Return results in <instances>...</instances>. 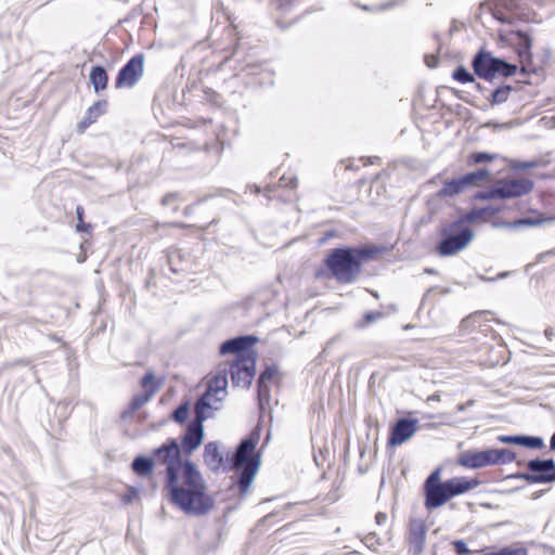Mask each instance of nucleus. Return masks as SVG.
Returning <instances> with one entry per match:
<instances>
[{
    "instance_id": "obj_54",
    "label": "nucleus",
    "mask_w": 555,
    "mask_h": 555,
    "mask_svg": "<svg viewBox=\"0 0 555 555\" xmlns=\"http://www.w3.org/2000/svg\"><path fill=\"white\" fill-rule=\"evenodd\" d=\"M533 222L530 220V219H520L518 221H516L514 224L517 225V224H532Z\"/></svg>"
},
{
    "instance_id": "obj_2",
    "label": "nucleus",
    "mask_w": 555,
    "mask_h": 555,
    "mask_svg": "<svg viewBox=\"0 0 555 555\" xmlns=\"http://www.w3.org/2000/svg\"><path fill=\"white\" fill-rule=\"evenodd\" d=\"M374 253L375 249L370 246L335 248L327 256L325 263L338 282L352 283L361 272L362 262Z\"/></svg>"
},
{
    "instance_id": "obj_6",
    "label": "nucleus",
    "mask_w": 555,
    "mask_h": 555,
    "mask_svg": "<svg viewBox=\"0 0 555 555\" xmlns=\"http://www.w3.org/2000/svg\"><path fill=\"white\" fill-rule=\"evenodd\" d=\"M228 374V364L224 363L219 366L218 372L209 380L206 391L196 401V403H202L204 400L206 403L203 408L204 411L211 413V411L219 409V405H214V403H221L227 395Z\"/></svg>"
},
{
    "instance_id": "obj_46",
    "label": "nucleus",
    "mask_w": 555,
    "mask_h": 555,
    "mask_svg": "<svg viewBox=\"0 0 555 555\" xmlns=\"http://www.w3.org/2000/svg\"><path fill=\"white\" fill-rule=\"evenodd\" d=\"M387 518H388V516H387V514H386V513L378 512V513L376 514V516H375V521H376V524H377L378 526H382V525L386 524Z\"/></svg>"
},
{
    "instance_id": "obj_30",
    "label": "nucleus",
    "mask_w": 555,
    "mask_h": 555,
    "mask_svg": "<svg viewBox=\"0 0 555 555\" xmlns=\"http://www.w3.org/2000/svg\"><path fill=\"white\" fill-rule=\"evenodd\" d=\"M157 391V387L151 388V390H147L144 395H139L133 397V399L130 402L129 409L131 412H135L139 410L142 405H144L147 401L151 400V398L155 395Z\"/></svg>"
},
{
    "instance_id": "obj_25",
    "label": "nucleus",
    "mask_w": 555,
    "mask_h": 555,
    "mask_svg": "<svg viewBox=\"0 0 555 555\" xmlns=\"http://www.w3.org/2000/svg\"><path fill=\"white\" fill-rule=\"evenodd\" d=\"M514 35L517 37V52L519 57L524 61H530L531 60V46H532V39L531 37L522 30H516Z\"/></svg>"
},
{
    "instance_id": "obj_57",
    "label": "nucleus",
    "mask_w": 555,
    "mask_h": 555,
    "mask_svg": "<svg viewBox=\"0 0 555 555\" xmlns=\"http://www.w3.org/2000/svg\"><path fill=\"white\" fill-rule=\"evenodd\" d=\"M506 275H507V273H502V274H500L499 276H500V278H503V276H506Z\"/></svg>"
},
{
    "instance_id": "obj_44",
    "label": "nucleus",
    "mask_w": 555,
    "mask_h": 555,
    "mask_svg": "<svg viewBox=\"0 0 555 555\" xmlns=\"http://www.w3.org/2000/svg\"><path fill=\"white\" fill-rule=\"evenodd\" d=\"M138 496V491L133 488L129 489L127 493L122 496V502L125 504H130Z\"/></svg>"
},
{
    "instance_id": "obj_47",
    "label": "nucleus",
    "mask_w": 555,
    "mask_h": 555,
    "mask_svg": "<svg viewBox=\"0 0 555 555\" xmlns=\"http://www.w3.org/2000/svg\"><path fill=\"white\" fill-rule=\"evenodd\" d=\"M281 182L284 186H288V188H296L297 185V178H291L289 180H286L285 177H282L281 178Z\"/></svg>"
},
{
    "instance_id": "obj_36",
    "label": "nucleus",
    "mask_w": 555,
    "mask_h": 555,
    "mask_svg": "<svg viewBox=\"0 0 555 555\" xmlns=\"http://www.w3.org/2000/svg\"><path fill=\"white\" fill-rule=\"evenodd\" d=\"M189 416V405L188 403L180 404L172 413V420L179 424H182L186 421Z\"/></svg>"
},
{
    "instance_id": "obj_40",
    "label": "nucleus",
    "mask_w": 555,
    "mask_h": 555,
    "mask_svg": "<svg viewBox=\"0 0 555 555\" xmlns=\"http://www.w3.org/2000/svg\"><path fill=\"white\" fill-rule=\"evenodd\" d=\"M454 551L457 555H472V551L467 547L463 540H455L452 542Z\"/></svg>"
},
{
    "instance_id": "obj_27",
    "label": "nucleus",
    "mask_w": 555,
    "mask_h": 555,
    "mask_svg": "<svg viewBox=\"0 0 555 555\" xmlns=\"http://www.w3.org/2000/svg\"><path fill=\"white\" fill-rule=\"evenodd\" d=\"M89 79L96 93L107 88L108 77L103 66H93L90 72Z\"/></svg>"
},
{
    "instance_id": "obj_10",
    "label": "nucleus",
    "mask_w": 555,
    "mask_h": 555,
    "mask_svg": "<svg viewBox=\"0 0 555 555\" xmlns=\"http://www.w3.org/2000/svg\"><path fill=\"white\" fill-rule=\"evenodd\" d=\"M425 506L427 509H435L442 506L451 499L447 481L440 479V468L434 470L426 479L424 485Z\"/></svg>"
},
{
    "instance_id": "obj_28",
    "label": "nucleus",
    "mask_w": 555,
    "mask_h": 555,
    "mask_svg": "<svg viewBox=\"0 0 555 555\" xmlns=\"http://www.w3.org/2000/svg\"><path fill=\"white\" fill-rule=\"evenodd\" d=\"M513 87L509 85H502L496 88L489 99L492 105H499L505 103L508 100L509 93L512 92Z\"/></svg>"
},
{
    "instance_id": "obj_5",
    "label": "nucleus",
    "mask_w": 555,
    "mask_h": 555,
    "mask_svg": "<svg viewBox=\"0 0 555 555\" xmlns=\"http://www.w3.org/2000/svg\"><path fill=\"white\" fill-rule=\"evenodd\" d=\"M474 238V232L463 225V220L453 221L442 229V238L437 246L440 256H452L464 249Z\"/></svg>"
},
{
    "instance_id": "obj_58",
    "label": "nucleus",
    "mask_w": 555,
    "mask_h": 555,
    "mask_svg": "<svg viewBox=\"0 0 555 555\" xmlns=\"http://www.w3.org/2000/svg\"><path fill=\"white\" fill-rule=\"evenodd\" d=\"M459 410H460V411H463V410H464V406H463V405H460V406H459Z\"/></svg>"
},
{
    "instance_id": "obj_48",
    "label": "nucleus",
    "mask_w": 555,
    "mask_h": 555,
    "mask_svg": "<svg viewBox=\"0 0 555 555\" xmlns=\"http://www.w3.org/2000/svg\"><path fill=\"white\" fill-rule=\"evenodd\" d=\"M425 62L428 67L433 68V67L437 66L438 60L433 55H427V56H425Z\"/></svg>"
},
{
    "instance_id": "obj_17",
    "label": "nucleus",
    "mask_w": 555,
    "mask_h": 555,
    "mask_svg": "<svg viewBox=\"0 0 555 555\" xmlns=\"http://www.w3.org/2000/svg\"><path fill=\"white\" fill-rule=\"evenodd\" d=\"M427 529L425 524L420 519H412L409 528V544L410 551L414 555H418L423 552L426 541Z\"/></svg>"
},
{
    "instance_id": "obj_24",
    "label": "nucleus",
    "mask_w": 555,
    "mask_h": 555,
    "mask_svg": "<svg viewBox=\"0 0 555 555\" xmlns=\"http://www.w3.org/2000/svg\"><path fill=\"white\" fill-rule=\"evenodd\" d=\"M155 465L152 456L138 455L131 463V469L140 477H150Z\"/></svg>"
},
{
    "instance_id": "obj_22",
    "label": "nucleus",
    "mask_w": 555,
    "mask_h": 555,
    "mask_svg": "<svg viewBox=\"0 0 555 555\" xmlns=\"http://www.w3.org/2000/svg\"><path fill=\"white\" fill-rule=\"evenodd\" d=\"M106 105V101H98L90 106L83 119L77 125L78 132L82 133L91 124H93L104 113Z\"/></svg>"
},
{
    "instance_id": "obj_23",
    "label": "nucleus",
    "mask_w": 555,
    "mask_h": 555,
    "mask_svg": "<svg viewBox=\"0 0 555 555\" xmlns=\"http://www.w3.org/2000/svg\"><path fill=\"white\" fill-rule=\"evenodd\" d=\"M204 460L211 470H218L223 465L224 460L216 442H209L205 446Z\"/></svg>"
},
{
    "instance_id": "obj_3",
    "label": "nucleus",
    "mask_w": 555,
    "mask_h": 555,
    "mask_svg": "<svg viewBox=\"0 0 555 555\" xmlns=\"http://www.w3.org/2000/svg\"><path fill=\"white\" fill-rule=\"evenodd\" d=\"M472 67L476 76L487 81H492L498 77H511L517 72V65L496 57L486 50H480L475 54Z\"/></svg>"
},
{
    "instance_id": "obj_45",
    "label": "nucleus",
    "mask_w": 555,
    "mask_h": 555,
    "mask_svg": "<svg viewBox=\"0 0 555 555\" xmlns=\"http://www.w3.org/2000/svg\"><path fill=\"white\" fill-rule=\"evenodd\" d=\"M493 16L495 20L500 21L501 23H509V18L501 11L495 10L493 12Z\"/></svg>"
},
{
    "instance_id": "obj_56",
    "label": "nucleus",
    "mask_w": 555,
    "mask_h": 555,
    "mask_svg": "<svg viewBox=\"0 0 555 555\" xmlns=\"http://www.w3.org/2000/svg\"><path fill=\"white\" fill-rule=\"evenodd\" d=\"M425 271H426V273H429V274H434L435 273L434 269H426Z\"/></svg>"
},
{
    "instance_id": "obj_53",
    "label": "nucleus",
    "mask_w": 555,
    "mask_h": 555,
    "mask_svg": "<svg viewBox=\"0 0 555 555\" xmlns=\"http://www.w3.org/2000/svg\"><path fill=\"white\" fill-rule=\"evenodd\" d=\"M545 478H546V479H545V483H546V482H553V481H555V464H554V470L552 472V475H550V476H545Z\"/></svg>"
},
{
    "instance_id": "obj_32",
    "label": "nucleus",
    "mask_w": 555,
    "mask_h": 555,
    "mask_svg": "<svg viewBox=\"0 0 555 555\" xmlns=\"http://www.w3.org/2000/svg\"><path fill=\"white\" fill-rule=\"evenodd\" d=\"M495 155L487 153V152H476L468 156L467 164L468 165H477L482 163H488L493 160Z\"/></svg>"
},
{
    "instance_id": "obj_8",
    "label": "nucleus",
    "mask_w": 555,
    "mask_h": 555,
    "mask_svg": "<svg viewBox=\"0 0 555 555\" xmlns=\"http://www.w3.org/2000/svg\"><path fill=\"white\" fill-rule=\"evenodd\" d=\"M488 177L489 170L485 168L467 172L459 178L444 181L438 194L441 197L456 196L467 189L479 186Z\"/></svg>"
},
{
    "instance_id": "obj_43",
    "label": "nucleus",
    "mask_w": 555,
    "mask_h": 555,
    "mask_svg": "<svg viewBox=\"0 0 555 555\" xmlns=\"http://www.w3.org/2000/svg\"><path fill=\"white\" fill-rule=\"evenodd\" d=\"M141 385H142V387H144V388H147L149 386H152V388H153V387H155V386H156L157 388L159 387L158 385H156V384H155V375H154V373H153V372H147V373L143 376V378H142V380H141Z\"/></svg>"
},
{
    "instance_id": "obj_50",
    "label": "nucleus",
    "mask_w": 555,
    "mask_h": 555,
    "mask_svg": "<svg viewBox=\"0 0 555 555\" xmlns=\"http://www.w3.org/2000/svg\"><path fill=\"white\" fill-rule=\"evenodd\" d=\"M539 166V162L537 160H532V162H527V163H524L520 167L522 169H531V168H535Z\"/></svg>"
},
{
    "instance_id": "obj_38",
    "label": "nucleus",
    "mask_w": 555,
    "mask_h": 555,
    "mask_svg": "<svg viewBox=\"0 0 555 555\" xmlns=\"http://www.w3.org/2000/svg\"><path fill=\"white\" fill-rule=\"evenodd\" d=\"M496 552L498 555H527V550L518 545L505 546Z\"/></svg>"
},
{
    "instance_id": "obj_7",
    "label": "nucleus",
    "mask_w": 555,
    "mask_h": 555,
    "mask_svg": "<svg viewBox=\"0 0 555 555\" xmlns=\"http://www.w3.org/2000/svg\"><path fill=\"white\" fill-rule=\"evenodd\" d=\"M532 188L533 183L528 179L507 180L498 183L491 190L478 192L475 197L481 201L519 197L528 194Z\"/></svg>"
},
{
    "instance_id": "obj_14",
    "label": "nucleus",
    "mask_w": 555,
    "mask_h": 555,
    "mask_svg": "<svg viewBox=\"0 0 555 555\" xmlns=\"http://www.w3.org/2000/svg\"><path fill=\"white\" fill-rule=\"evenodd\" d=\"M417 418H399L390 429L388 444L396 447L410 440L417 431Z\"/></svg>"
},
{
    "instance_id": "obj_26",
    "label": "nucleus",
    "mask_w": 555,
    "mask_h": 555,
    "mask_svg": "<svg viewBox=\"0 0 555 555\" xmlns=\"http://www.w3.org/2000/svg\"><path fill=\"white\" fill-rule=\"evenodd\" d=\"M527 467H528L529 472H531L535 475L550 476V475H552V472L554 470V460L553 459L530 460L527 463Z\"/></svg>"
},
{
    "instance_id": "obj_41",
    "label": "nucleus",
    "mask_w": 555,
    "mask_h": 555,
    "mask_svg": "<svg viewBox=\"0 0 555 555\" xmlns=\"http://www.w3.org/2000/svg\"><path fill=\"white\" fill-rule=\"evenodd\" d=\"M362 541L371 550H376V546L379 545V540L373 532L366 534Z\"/></svg>"
},
{
    "instance_id": "obj_34",
    "label": "nucleus",
    "mask_w": 555,
    "mask_h": 555,
    "mask_svg": "<svg viewBox=\"0 0 555 555\" xmlns=\"http://www.w3.org/2000/svg\"><path fill=\"white\" fill-rule=\"evenodd\" d=\"M383 317V313L379 311H370L364 313L363 319L359 322H357L356 327L357 328H364L369 324L374 323L378 321Z\"/></svg>"
},
{
    "instance_id": "obj_12",
    "label": "nucleus",
    "mask_w": 555,
    "mask_h": 555,
    "mask_svg": "<svg viewBox=\"0 0 555 555\" xmlns=\"http://www.w3.org/2000/svg\"><path fill=\"white\" fill-rule=\"evenodd\" d=\"M258 340L255 336H238L228 339L220 346L221 354H235L234 361H243L247 358H256V352L251 350V346Z\"/></svg>"
},
{
    "instance_id": "obj_37",
    "label": "nucleus",
    "mask_w": 555,
    "mask_h": 555,
    "mask_svg": "<svg viewBox=\"0 0 555 555\" xmlns=\"http://www.w3.org/2000/svg\"><path fill=\"white\" fill-rule=\"evenodd\" d=\"M516 478L526 480L529 483H545V476L535 475L533 473H519L515 476Z\"/></svg>"
},
{
    "instance_id": "obj_29",
    "label": "nucleus",
    "mask_w": 555,
    "mask_h": 555,
    "mask_svg": "<svg viewBox=\"0 0 555 555\" xmlns=\"http://www.w3.org/2000/svg\"><path fill=\"white\" fill-rule=\"evenodd\" d=\"M493 465L512 463L516 459V454L508 449H491Z\"/></svg>"
},
{
    "instance_id": "obj_59",
    "label": "nucleus",
    "mask_w": 555,
    "mask_h": 555,
    "mask_svg": "<svg viewBox=\"0 0 555 555\" xmlns=\"http://www.w3.org/2000/svg\"><path fill=\"white\" fill-rule=\"evenodd\" d=\"M362 8H363V10H366V11L369 10V7H367V5H364V7H362Z\"/></svg>"
},
{
    "instance_id": "obj_35",
    "label": "nucleus",
    "mask_w": 555,
    "mask_h": 555,
    "mask_svg": "<svg viewBox=\"0 0 555 555\" xmlns=\"http://www.w3.org/2000/svg\"><path fill=\"white\" fill-rule=\"evenodd\" d=\"M521 446L529 449H541L544 446V442L540 437L522 435Z\"/></svg>"
},
{
    "instance_id": "obj_31",
    "label": "nucleus",
    "mask_w": 555,
    "mask_h": 555,
    "mask_svg": "<svg viewBox=\"0 0 555 555\" xmlns=\"http://www.w3.org/2000/svg\"><path fill=\"white\" fill-rule=\"evenodd\" d=\"M183 256L181 250L179 249H171L168 253V262L170 266V269L173 273H179L185 270L183 267H179L178 262L182 260Z\"/></svg>"
},
{
    "instance_id": "obj_13",
    "label": "nucleus",
    "mask_w": 555,
    "mask_h": 555,
    "mask_svg": "<svg viewBox=\"0 0 555 555\" xmlns=\"http://www.w3.org/2000/svg\"><path fill=\"white\" fill-rule=\"evenodd\" d=\"M256 358H247L243 361L227 363L233 386L249 388L256 373Z\"/></svg>"
},
{
    "instance_id": "obj_16",
    "label": "nucleus",
    "mask_w": 555,
    "mask_h": 555,
    "mask_svg": "<svg viewBox=\"0 0 555 555\" xmlns=\"http://www.w3.org/2000/svg\"><path fill=\"white\" fill-rule=\"evenodd\" d=\"M255 448L256 441L254 439L246 438L242 440L232 455L230 462L231 467H238L246 464H259V461L253 456Z\"/></svg>"
},
{
    "instance_id": "obj_55",
    "label": "nucleus",
    "mask_w": 555,
    "mask_h": 555,
    "mask_svg": "<svg viewBox=\"0 0 555 555\" xmlns=\"http://www.w3.org/2000/svg\"><path fill=\"white\" fill-rule=\"evenodd\" d=\"M550 448L552 450H555V433L552 435L551 437V441H550Z\"/></svg>"
},
{
    "instance_id": "obj_52",
    "label": "nucleus",
    "mask_w": 555,
    "mask_h": 555,
    "mask_svg": "<svg viewBox=\"0 0 555 555\" xmlns=\"http://www.w3.org/2000/svg\"><path fill=\"white\" fill-rule=\"evenodd\" d=\"M555 256V250H548L546 253L540 254L537 258V261L540 262L545 256Z\"/></svg>"
},
{
    "instance_id": "obj_49",
    "label": "nucleus",
    "mask_w": 555,
    "mask_h": 555,
    "mask_svg": "<svg viewBox=\"0 0 555 555\" xmlns=\"http://www.w3.org/2000/svg\"><path fill=\"white\" fill-rule=\"evenodd\" d=\"M175 199H176V194L170 193L163 197L162 203H163V205L167 206V205L171 204Z\"/></svg>"
},
{
    "instance_id": "obj_19",
    "label": "nucleus",
    "mask_w": 555,
    "mask_h": 555,
    "mask_svg": "<svg viewBox=\"0 0 555 555\" xmlns=\"http://www.w3.org/2000/svg\"><path fill=\"white\" fill-rule=\"evenodd\" d=\"M278 367L275 365H270L264 369V371L260 374L258 383H257V393L259 403L262 405L264 401H269L270 399V388L268 386V382L272 380L278 375Z\"/></svg>"
},
{
    "instance_id": "obj_11",
    "label": "nucleus",
    "mask_w": 555,
    "mask_h": 555,
    "mask_svg": "<svg viewBox=\"0 0 555 555\" xmlns=\"http://www.w3.org/2000/svg\"><path fill=\"white\" fill-rule=\"evenodd\" d=\"M144 54L133 55L118 72L115 86L117 89L134 87L144 73Z\"/></svg>"
},
{
    "instance_id": "obj_39",
    "label": "nucleus",
    "mask_w": 555,
    "mask_h": 555,
    "mask_svg": "<svg viewBox=\"0 0 555 555\" xmlns=\"http://www.w3.org/2000/svg\"><path fill=\"white\" fill-rule=\"evenodd\" d=\"M83 214H85V210H83L82 206H77L76 215H77L78 223L76 225V230L78 232H86L90 228L89 224L87 225L83 223Z\"/></svg>"
},
{
    "instance_id": "obj_51",
    "label": "nucleus",
    "mask_w": 555,
    "mask_h": 555,
    "mask_svg": "<svg viewBox=\"0 0 555 555\" xmlns=\"http://www.w3.org/2000/svg\"><path fill=\"white\" fill-rule=\"evenodd\" d=\"M501 5L507 10H512L514 8V0H501Z\"/></svg>"
},
{
    "instance_id": "obj_9",
    "label": "nucleus",
    "mask_w": 555,
    "mask_h": 555,
    "mask_svg": "<svg viewBox=\"0 0 555 555\" xmlns=\"http://www.w3.org/2000/svg\"><path fill=\"white\" fill-rule=\"evenodd\" d=\"M204 400L202 403H195V417L192 423L189 425L188 430L182 438V448L188 453L191 454L194 450H196L203 442L204 439V426L203 423L212 415V413H208L203 410L205 406Z\"/></svg>"
},
{
    "instance_id": "obj_21",
    "label": "nucleus",
    "mask_w": 555,
    "mask_h": 555,
    "mask_svg": "<svg viewBox=\"0 0 555 555\" xmlns=\"http://www.w3.org/2000/svg\"><path fill=\"white\" fill-rule=\"evenodd\" d=\"M259 464H246L238 467H231V469L238 470V488L241 492H246L249 488L250 483L253 482V479L258 470Z\"/></svg>"
},
{
    "instance_id": "obj_33",
    "label": "nucleus",
    "mask_w": 555,
    "mask_h": 555,
    "mask_svg": "<svg viewBox=\"0 0 555 555\" xmlns=\"http://www.w3.org/2000/svg\"><path fill=\"white\" fill-rule=\"evenodd\" d=\"M452 77L462 83L474 82L475 77L464 66H459L454 69Z\"/></svg>"
},
{
    "instance_id": "obj_42",
    "label": "nucleus",
    "mask_w": 555,
    "mask_h": 555,
    "mask_svg": "<svg viewBox=\"0 0 555 555\" xmlns=\"http://www.w3.org/2000/svg\"><path fill=\"white\" fill-rule=\"evenodd\" d=\"M521 437H522V435L499 436L498 437V441H500L502 443H509V444L521 446Z\"/></svg>"
},
{
    "instance_id": "obj_20",
    "label": "nucleus",
    "mask_w": 555,
    "mask_h": 555,
    "mask_svg": "<svg viewBox=\"0 0 555 555\" xmlns=\"http://www.w3.org/2000/svg\"><path fill=\"white\" fill-rule=\"evenodd\" d=\"M501 209L494 206H486L480 208H475L467 211L463 215L459 220H463L464 222L475 223L479 220H487L488 218H492L496 216Z\"/></svg>"
},
{
    "instance_id": "obj_15",
    "label": "nucleus",
    "mask_w": 555,
    "mask_h": 555,
    "mask_svg": "<svg viewBox=\"0 0 555 555\" xmlns=\"http://www.w3.org/2000/svg\"><path fill=\"white\" fill-rule=\"evenodd\" d=\"M457 464L470 469L493 465L492 451L488 449L477 452H464L459 456Z\"/></svg>"
},
{
    "instance_id": "obj_18",
    "label": "nucleus",
    "mask_w": 555,
    "mask_h": 555,
    "mask_svg": "<svg viewBox=\"0 0 555 555\" xmlns=\"http://www.w3.org/2000/svg\"><path fill=\"white\" fill-rule=\"evenodd\" d=\"M480 485L475 478L454 477L447 480L448 491L451 498L468 492Z\"/></svg>"
},
{
    "instance_id": "obj_4",
    "label": "nucleus",
    "mask_w": 555,
    "mask_h": 555,
    "mask_svg": "<svg viewBox=\"0 0 555 555\" xmlns=\"http://www.w3.org/2000/svg\"><path fill=\"white\" fill-rule=\"evenodd\" d=\"M152 459L155 467L158 465L166 467V483L175 482L179 478L180 472H183L184 463L181 459V449L173 438L153 449Z\"/></svg>"
},
{
    "instance_id": "obj_1",
    "label": "nucleus",
    "mask_w": 555,
    "mask_h": 555,
    "mask_svg": "<svg viewBox=\"0 0 555 555\" xmlns=\"http://www.w3.org/2000/svg\"><path fill=\"white\" fill-rule=\"evenodd\" d=\"M166 490L171 503L186 515L203 516L214 508L215 501L206 492L203 476L190 461L184 462L182 482L179 478L167 482Z\"/></svg>"
}]
</instances>
